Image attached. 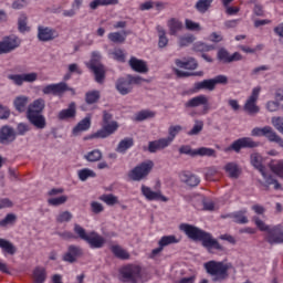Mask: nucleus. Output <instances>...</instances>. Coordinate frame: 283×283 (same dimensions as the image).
I'll use <instances>...</instances> for the list:
<instances>
[{
	"instance_id": "nucleus-26",
	"label": "nucleus",
	"mask_w": 283,
	"mask_h": 283,
	"mask_svg": "<svg viewBox=\"0 0 283 283\" xmlns=\"http://www.w3.org/2000/svg\"><path fill=\"white\" fill-rule=\"evenodd\" d=\"M261 175L263 176V179L265 180L264 182L261 181V185L263 187H266V189H269V187H271V185H274V189H276V190L282 189V185H280L277 179H275L271 175L266 174L265 170H262Z\"/></svg>"
},
{
	"instance_id": "nucleus-52",
	"label": "nucleus",
	"mask_w": 283,
	"mask_h": 283,
	"mask_svg": "<svg viewBox=\"0 0 283 283\" xmlns=\"http://www.w3.org/2000/svg\"><path fill=\"white\" fill-rule=\"evenodd\" d=\"M154 116H156V113L151 111H140L137 113L135 120L143 123V120H147V118H154Z\"/></svg>"
},
{
	"instance_id": "nucleus-63",
	"label": "nucleus",
	"mask_w": 283,
	"mask_h": 283,
	"mask_svg": "<svg viewBox=\"0 0 283 283\" xmlns=\"http://www.w3.org/2000/svg\"><path fill=\"white\" fill-rule=\"evenodd\" d=\"M73 216L70 211H63L56 217V222L63 223V222H70L72 220Z\"/></svg>"
},
{
	"instance_id": "nucleus-34",
	"label": "nucleus",
	"mask_w": 283,
	"mask_h": 283,
	"mask_svg": "<svg viewBox=\"0 0 283 283\" xmlns=\"http://www.w3.org/2000/svg\"><path fill=\"white\" fill-rule=\"evenodd\" d=\"M224 170L227 174H229L230 178H240V166H238L235 163H228L224 166Z\"/></svg>"
},
{
	"instance_id": "nucleus-43",
	"label": "nucleus",
	"mask_w": 283,
	"mask_h": 283,
	"mask_svg": "<svg viewBox=\"0 0 283 283\" xmlns=\"http://www.w3.org/2000/svg\"><path fill=\"white\" fill-rule=\"evenodd\" d=\"M13 105L20 114L25 112V107H28V97L27 96H19L14 99Z\"/></svg>"
},
{
	"instance_id": "nucleus-8",
	"label": "nucleus",
	"mask_w": 283,
	"mask_h": 283,
	"mask_svg": "<svg viewBox=\"0 0 283 283\" xmlns=\"http://www.w3.org/2000/svg\"><path fill=\"white\" fill-rule=\"evenodd\" d=\"M117 130L118 122H111L108 124H104L99 130L88 136V138H109V136H112V134L116 133Z\"/></svg>"
},
{
	"instance_id": "nucleus-35",
	"label": "nucleus",
	"mask_w": 283,
	"mask_h": 283,
	"mask_svg": "<svg viewBox=\"0 0 283 283\" xmlns=\"http://www.w3.org/2000/svg\"><path fill=\"white\" fill-rule=\"evenodd\" d=\"M250 163L254 169L258 171H264V165H262V156L258 153H254L250 156Z\"/></svg>"
},
{
	"instance_id": "nucleus-23",
	"label": "nucleus",
	"mask_w": 283,
	"mask_h": 283,
	"mask_svg": "<svg viewBox=\"0 0 283 283\" xmlns=\"http://www.w3.org/2000/svg\"><path fill=\"white\" fill-rule=\"evenodd\" d=\"M91 249H103L105 245V238L96 234L95 232L91 233L86 240Z\"/></svg>"
},
{
	"instance_id": "nucleus-4",
	"label": "nucleus",
	"mask_w": 283,
	"mask_h": 283,
	"mask_svg": "<svg viewBox=\"0 0 283 283\" xmlns=\"http://www.w3.org/2000/svg\"><path fill=\"white\" fill-rule=\"evenodd\" d=\"M119 280L123 283H139L143 281V268L127 264L119 270Z\"/></svg>"
},
{
	"instance_id": "nucleus-22",
	"label": "nucleus",
	"mask_w": 283,
	"mask_h": 283,
	"mask_svg": "<svg viewBox=\"0 0 283 283\" xmlns=\"http://www.w3.org/2000/svg\"><path fill=\"white\" fill-rule=\"evenodd\" d=\"M88 70L93 72L95 83H98L99 85H103V83H105V65L102 64L99 66H96L95 64H92L91 67H88Z\"/></svg>"
},
{
	"instance_id": "nucleus-19",
	"label": "nucleus",
	"mask_w": 283,
	"mask_h": 283,
	"mask_svg": "<svg viewBox=\"0 0 283 283\" xmlns=\"http://www.w3.org/2000/svg\"><path fill=\"white\" fill-rule=\"evenodd\" d=\"M142 193L146 197L147 200H161V202H167L169 200L167 197L163 196L160 191H153L151 188L143 185L142 186Z\"/></svg>"
},
{
	"instance_id": "nucleus-33",
	"label": "nucleus",
	"mask_w": 283,
	"mask_h": 283,
	"mask_svg": "<svg viewBox=\"0 0 283 283\" xmlns=\"http://www.w3.org/2000/svg\"><path fill=\"white\" fill-rule=\"evenodd\" d=\"M168 28H169V34L171 36H176V34H178V32L182 30V23L178 19L172 18L168 21Z\"/></svg>"
},
{
	"instance_id": "nucleus-54",
	"label": "nucleus",
	"mask_w": 283,
	"mask_h": 283,
	"mask_svg": "<svg viewBox=\"0 0 283 283\" xmlns=\"http://www.w3.org/2000/svg\"><path fill=\"white\" fill-rule=\"evenodd\" d=\"M213 50V45H209L205 42H197L193 44L195 52H211Z\"/></svg>"
},
{
	"instance_id": "nucleus-44",
	"label": "nucleus",
	"mask_w": 283,
	"mask_h": 283,
	"mask_svg": "<svg viewBox=\"0 0 283 283\" xmlns=\"http://www.w3.org/2000/svg\"><path fill=\"white\" fill-rule=\"evenodd\" d=\"M18 30L22 34L24 32H30V27H28V15L25 13L20 14L18 18Z\"/></svg>"
},
{
	"instance_id": "nucleus-9",
	"label": "nucleus",
	"mask_w": 283,
	"mask_h": 283,
	"mask_svg": "<svg viewBox=\"0 0 283 283\" xmlns=\"http://www.w3.org/2000/svg\"><path fill=\"white\" fill-rule=\"evenodd\" d=\"M17 140V130L10 125L0 128V145H12Z\"/></svg>"
},
{
	"instance_id": "nucleus-27",
	"label": "nucleus",
	"mask_w": 283,
	"mask_h": 283,
	"mask_svg": "<svg viewBox=\"0 0 283 283\" xmlns=\"http://www.w3.org/2000/svg\"><path fill=\"white\" fill-rule=\"evenodd\" d=\"M166 147H169L168 142L165 138H160L158 140L149 142L148 151L150 154H156L158 149H165Z\"/></svg>"
},
{
	"instance_id": "nucleus-50",
	"label": "nucleus",
	"mask_w": 283,
	"mask_h": 283,
	"mask_svg": "<svg viewBox=\"0 0 283 283\" xmlns=\"http://www.w3.org/2000/svg\"><path fill=\"white\" fill-rule=\"evenodd\" d=\"M202 129H205V122L197 119L192 129L188 132V136H198Z\"/></svg>"
},
{
	"instance_id": "nucleus-20",
	"label": "nucleus",
	"mask_w": 283,
	"mask_h": 283,
	"mask_svg": "<svg viewBox=\"0 0 283 283\" xmlns=\"http://www.w3.org/2000/svg\"><path fill=\"white\" fill-rule=\"evenodd\" d=\"M57 118L59 120H70V118H76V103L71 102L67 108L60 111Z\"/></svg>"
},
{
	"instance_id": "nucleus-56",
	"label": "nucleus",
	"mask_w": 283,
	"mask_h": 283,
	"mask_svg": "<svg viewBox=\"0 0 283 283\" xmlns=\"http://www.w3.org/2000/svg\"><path fill=\"white\" fill-rule=\"evenodd\" d=\"M186 30H189L190 32H200L202 30V27H200V23L193 22L192 20L186 19L185 20Z\"/></svg>"
},
{
	"instance_id": "nucleus-51",
	"label": "nucleus",
	"mask_w": 283,
	"mask_h": 283,
	"mask_svg": "<svg viewBox=\"0 0 283 283\" xmlns=\"http://www.w3.org/2000/svg\"><path fill=\"white\" fill-rule=\"evenodd\" d=\"M269 167L271 171H273V174H275L280 178H283V160L277 163H271Z\"/></svg>"
},
{
	"instance_id": "nucleus-32",
	"label": "nucleus",
	"mask_w": 283,
	"mask_h": 283,
	"mask_svg": "<svg viewBox=\"0 0 283 283\" xmlns=\"http://www.w3.org/2000/svg\"><path fill=\"white\" fill-rule=\"evenodd\" d=\"M0 249H2L4 253H8V255H14V253H17V247L7 239L0 238Z\"/></svg>"
},
{
	"instance_id": "nucleus-24",
	"label": "nucleus",
	"mask_w": 283,
	"mask_h": 283,
	"mask_svg": "<svg viewBox=\"0 0 283 283\" xmlns=\"http://www.w3.org/2000/svg\"><path fill=\"white\" fill-rule=\"evenodd\" d=\"M91 127H92V118L91 117H84L73 128V136H78V134H81V132H87V129H90Z\"/></svg>"
},
{
	"instance_id": "nucleus-1",
	"label": "nucleus",
	"mask_w": 283,
	"mask_h": 283,
	"mask_svg": "<svg viewBox=\"0 0 283 283\" xmlns=\"http://www.w3.org/2000/svg\"><path fill=\"white\" fill-rule=\"evenodd\" d=\"M180 231H184L186 235L193 242H201L202 247L207 249L208 253L216 251H224V247L218 242L211 233L189 223H181L179 226Z\"/></svg>"
},
{
	"instance_id": "nucleus-30",
	"label": "nucleus",
	"mask_w": 283,
	"mask_h": 283,
	"mask_svg": "<svg viewBox=\"0 0 283 283\" xmlns=\"http://www.w3.org/2000/svg\"><path fill=\"white\" fill-rule=\"evenodd\" d=\"M130 147H134V138L126 137L119 142L116 151L118 154H125V151H127V149H130Z\"/></svg>"
},
{
	"instance_id": "nucleus-2",
	"label": "nucleus",
	"mask_w": 283,
	"mask_h": 283,
	"mask_svg": "<svg viewBox=\"0 0 283 283\" xmlns=\"http://www.w3.org/2000/svg\"><path fill=\"white\" fill-rule=\"evenodd\" d=\"M203 269L211 277V282L222 283L229 280V271L233 269L232 263H226L224 261L211 260L203 263Z\"/></svg>"
},
{
	"instance_id": "nucleus-28",
	"label": "nucleus",
	"mask_w": 283,
	"mask_h": 283,
	"mask_svg": "<svg viewBox=\"0 0 283 283\" xmlns=\"http://www.w3.org/2000/svg\"><path fill=\"white\" fill-rule=\"evenodd\" d=\"M129 34H132V31L127 30V31H122L120 32H112L108 34V39L112 41V43H125V40L127 39V36H129Z\"/></svg>"
},
{
	"instance_id": "nucleus-25",
	"label": "nucleus",
	"mask_w": 283,
	"mask_h": 283,
	"mask_svg": "<svg viewBox=\"0 0 283 283\" xmlns=\"http://www.w3.org/2000/svg\"><path fill=\"white\" fill-rule=\"evenodd\" d=\"M180 178L181 182H185L188 187H198L200 185V178L191 172H184Z\"/></svg>"
},
{
	"instance_id": "nucleus-21",
	"label": "nucleus",
	"mask_w": 283,
	"mask_h": 283,
	"mask_svg": "<svg viewBox=\"0 0 283 283\" xmlns=\"http://www.w3.org/2000/svg\"><path fill=\"white\" fill-rule=\"evenodd\" d=\"M202 90H207L208 92H213V90H216L213 78L203 80L201 82H196L193 84V88H192L193 94H198V92Z\"/></svg>"
},
{
	"instance_id": "nucleus-17",
	"label": "nucleus",
	"mask_w": 283,
	"mask_h": 283,
	"mask_svg": "<svg viewBox=\"0 0 283 283\" xmlns=\"http://www.w3.org/2000/svg\"><path fill=\"white\" fill-rule=\"evenodd\" d=\"M65 90H67V83L60 82L57 84H49L42 88V93L45 95L52 94L53 96H61V94H65Z\"/></svg>"
},
{
	"instance_id": "nucleus-38",
	"label": "nucleus",
	"mask_w": 283,
	"mask_h": 283,
	"mask_svg": "<svg viewBox=\"0 0 283 283\" xmlns=\"http://www.w3.org/2000/svg\"><path fill=\"white\" fill-rule=\"evenodd\" d=\"M180 132H182V126L180 125L170 126L168 128L169 136L164 139L166 140V143H168V145H171V143H174V138H176V136H178Z\"/></svg>"
},
{
	"instance_id": "nucleus-31",
	"label": "nucleus",
	"mask_w": 283,
	"mask_h": 283,
	"mask_svg": "<svg viewBox=\"0 0 283 283\" xmlns=\"http://www.w3.org/2000/svg\"><path fill=\"white\" fill-rule=\"evenodd\" d=\"M43 109H45V99L38 98L29 105L27 112H36L38 114H43Z\"/></svg>"
},
{
	"instance_id": "nucleus-55",
	"label": "nucleus",
	"mask_w": 283,
	"mask_h": 283,
	"mask_svg": "<svg viewBox=\"0 0 283 283\" xmlns=\"http://www.w3.org/2000/svg\"><path fill=\"white\" fill-rule=\"evenodd\" d=\"M67 202V196H61L57 198H51L48 200V203L51 207H61V205H65Z\"/></svg>"
},
{
	"instance_id": "nucleus-61",
	"label": "nucleus",
	"mask_w": 283,
	"mask_h": 283,
	"mask_svg": "<svg viewBox=\"0 0 283 283\" xmlns=\"http://www.w3.org/2000/svg\"><path fill=\"white\" fill-rule=\"evenodd\" d=\"M193 41H196V36H193V35L181 36V38H179V46L187 48V45H191V43H193Z\"/></svg>"
},
{
	"instance_id": "nucleus-16",
	"label": "nucleus",
	"mask_w": 283,
	"mask_h": 283,
	"mask_svg": "<svg viewBox=\"0 0 283 283\" xmlns=\"http://www.w3.org/2000/svg\"><path fill=\"white\" fill-rule=\"evenodd\" d=\"M59 36L56 30L50 27H38V39L43 43H48V41H54Z\"/></svg>"
},
{
	"instance_id": "nucleus-18",
	"label": "nucleus",
	"mask_w": 283,
	"mask_h": 283,
	"mask_svg": "<svg viewBox=\"0 0 283 283\" xmlns=\"http://www.w3.org/2000/svg\"><path fill=\"white\" fill-rule=\"evenodd\" d=\"M128 65L134 72H138L139 74H147L149 69L147 67V62L143 60H138V57L132 56L128 61Z\"/></svg>"
},
{
	"instance_id": "nucleus-60",
	"label": "nucleus",
	"mask_w": 283,
	"mask_h": 283,
	"mask_svg": "<svg viewBox=\"0 0 283 283\" xmlns=\"http://www.w3.org/2000/svg\"><path fill=\"white\" fill-rule=\"evenodd\" d=\"M23 83H34L39 80V73L31 72V73H23L22 74Z\"/></svg>"
},
{
	"instance_id": "nucleus-14",
	"label": "nucleus",
	"mask_w": 283,
	"mask_h": 283,
	"mask_svg": "<svg viewBox=\"0 0 283 283\" xmlns=\"http://www.w3.org/2000/svg\"><path fill=\"white\" fill-rule=\"evenodd\" d=\"M203 107V114L209 112V98L206 95H198L196 97L190 98L188 102L185 103V107L193 108V107Z\"/></svg>"
},
{
	"instance_id": "nucleus-45",
	"label": "nucleus",
	"mask_w": 283,
	"mask_h": 283,
	"mask_svg": "<svg viewBox=\"0 0 283 283\" xmlns=\"http://www.w3.org/2000/svg\"><path fill=\"white\" fill-rule=\"evenodd\" d=\"M77 176L82 182H85L88 178H96V172L90 168H83L77 171Z\"/></svg>"
},
{
	"instance_id": "nucleus-64",
	"label": "nucleus",
	"mask_w": 283,
	"mask_h": 283,
	"mask_svg": "<svg viewBox=\"0 0 283 283\" xmlns=\"http://www.w3.org/2000/svg\"><path fill=\"white\" fill-rule=\"evenodd\" d=\"M9 81H12L14 85L21 87L23 85V74H10L8 75Z\"/></svg>"
},
{
	"instance_id": "nucleus-40",
	"label": "nucleus",
	"mask_w": 283,
	"mask_h": 283,
	"mask_svg": "<svg viewBox=\"0 0 283 283\" xmlns=\"http://www.w3.org/2000/svg\"><path fill=\"white\" fill-rule=\"evenodd\" d=\"M213 3V0H198L195 4V8L197 11L200 12V14H205L209 11V8H211V4Z\"/></svg>"
},
{
	"instance_id": "nucleus-10",
	"label": "nucleus",
	"mask_w": 283,
	"mask_h": 283,
	"mask_svg": "<svg viewBox=\"0 0 283 283\" xmlns=\"http://www.w3.org/2000/svg\"><path fill=\"white\" fill-rule=\"evenodd\" d=\"M27 118L33 127L36 129H45L48 127V122L45 120V116L43 114L33 112V111H27Z\"/></svg>"
},
{
	"instance_id": "nucleus-3",
	"label": "nucleus",
	"mask_w": 283,
	"mask_h": 283,
	"mask_svg": "<svg viewBox=\"0 0 283 283\" xmlns=\"http://www.w3.org/2000/svg\"><path fill=\"white\" fill-rule=\"evenodd\" d=\"M252 222H254L260 231L268 233L265 240L269 244H283L282 224L269 226L260 217H253Z\"/></svg>"
},
{
	"instance_id": "nucleus-6",
	"label": "nucleus",
	"mask_w": 283,
	"mask_h": 283,
	"mask_svg": "<svg viewBox=\"0 0 283 283\" xmlns=\"http://www.w3.org/2000/svg\"><path fill=\"white\" fill-rule=\"evenodd\" d=\"M255 147H260V142H254L251 137H242L234 140L226 151H235V154H240L241 149H255Z\"/></svg>"
},
{
	"instance_id": "nucleus-15",
	"label": "nucleus",
	"mask_w": 283,
	"mask_h": 283,
	"mask_svg": "<svg viewBox=\"0 0 283 283\" xmlns=\"http://www.w3.org/2000/svg\"><path fill=\"white\" fill-rule=\"evenodd\" d=\"M83 255V249L78 245H69L66 253L63 255L62 260L69 262V264H74Z\"/></svg>"
},
{
	"instance_id": "nucleus-13",
	"label": "nucleus",
	"mask_w": 283,
	"mask_h": 283,
	"mask_svg": "<svg viewBox=\"0 0 283 283\" xmlns=\"http://www.w3.org/2000/svg\"><path fill=\"white\" fill-rule=\"evenodd\" d=\"M115 90L122 95L127 96V94H132L134 91V85H132V81L129 80V75L126 77L117 78L115 83Z\"/></svg>"
},
{
	"instance_id": "nucleus-7",
	"label": "nucleus",
	"mask_w": 283,
	"mask_h": 283,
	"mask_svg": "<svg viewBox=\"0 0 283 283\" xmlns=\"http://www.w3.org/2000/svg\"><path fill=\"white\" fill-rule=\"evenodd\" d=\"M17 48H21V39L14 34L7 35L0 41V55L10 54V52H14Z\"/></svg>"
},
{
	"instance_id": "nucleus-11",
	"label": "nucleus",
	"mask_w": 283,
	"mask_h": 283,
	"mask_svg": "<svg viewBox=\"0 0 283 283\" xmlns=\"http://www.w3.org/2000/svg\"><path fill=\"white\" fill-rule=\"evenodd\" d=\"M217 59L223 64L235 63V61H242V54L240 52L231 54L227 49L221 48L217 53Z\"/></svg>"
},
{
	"instance_id": "nucleus-53",
	"label": "nucleus",
	"mask_w": 283,
	"mask_h": 283,
	"mask_svg": "<svg viewBox=\"0 0 283 283\" xmlns=\"http://www.w3.org/2000/svg\"><path fill=\"white\" fill-rule=\"evenodd\" d=\"M101 200L108 205V207H114V205H118V197L109 193V195H103L101 197Z\"/></svg>"
},
{
	"instance_id": "nucleus-39",
	"label": "nucleus",
	"mask_w": 283,
	"mask_h": 283,
	"mask_svg": "<svg viewBox=\"0 0 283 283\" xmlns=\"http://www.w3.org/2000/svg\"><path fill=\"white\" fill-rule=\"evenodd\" d=\"M48 277L44 268H35L33 271V283H44Z\"/></svg>"
},
{
	"instance_id": "nucleus-48",
	"label": "nucleus",
	"mask_w": 283,
	"mask_h": 283,
	"mask_svg": "<svg viewBox=\"0 0 283 283\" xmlns=\"http://www.w3.org/2000/svg\"><path fill=\"white\" fill-rule=\"evenodd\" d=\"M92 65H95V67L103 65V63H101V53L98 51H93L91 60L86 63V67L88 69L92 67Z\"/></svg>"
},
{
	"instance_id": "nucleus-42",
	"label": "nucleus",
	"mask_w": 283,
	"mask_h": 283,
	"mask_svg": "<svg viewBox=\"0 0 283 283\" xmlns=\"http://www.w3.org/2000/svg\"><path fill=\"white\" fill-rule=\"evenodd\" d=\"M263 136L270 143H275L280 138V135L271 126H264Z\"/></svg>"
},
{
	"instance_id": "nucleus-29",
	"label": "nucleus",
	"mask_w": 283,
	"mask_h": 283,
	"mask_svg": "<svg viewBox=\"0 0 283 283\" xmlns=\"http://www.w3.org/2000/svg\"><path fill=\"white\" fill-rule=\"evenodd\" d=\"M230 218H232L233 222L237 224H248L249 218H247V210H239L237 212H233L230 214Z\"/></svg>"
},
{
	"instance_id": "nucleus-58",
	"label": "nucleus",
	"mask_w": 283,
	"mask_h": 283,
	"mask_svg": "<svg viewBox=\"0 0 283 283\" xmlns=\"http://www.w3.org/2000/svg\"><path fill=\"white\" fill-rule=\"evenodd\" d=\"M74 233H76V235H78L81 240H84V242H86L87 238L90 237L87 235L85 229L81 227L78 223L74 224Z\"/></svg>"
},
{
	"instance_id": "nucleus-12",
	"label": "nucleus",
	"mask_w": 283,
	"mask_h": 283,
	"mask_svg": "<svg viewBox=\"0 0 283 283\" xmlns=\"http://www.w3.org/2000/svg\"><path fill=\"white\" fill-rule=\"evenodd\" d=\"M259 96H260V87L253 88L250 97L244 104V109L248 114H258V112H260V107L255 104L258 103Z\"/></svg>"
},
{
	"instance_id": "nucleus-62",
	"label": "nucleus",
	"mask_w": 283,
	"mask_h": 283,
	"mask_svg": "<svg viewBox=\"0 0 283 283\" xmlns=\"http://www.w3.org/2000/svg\"><path fill=\"white\" fill-rule=\"evenodd\" d=\"M179 154H185L186 156L195 158V156H197V149H191V146L184 145L179 148Z\"/></svg>"
},
{
	"instance_id": "nucleus-59",
	"label": "nucleus",
	"mask_w": 283,
	"mask_h": 283,
	"mask_svg": "<svg viewBox=\"0 0 283 283\" xmlns=\"http://www.w3.org/2000/svg\"><path fill=\"white\" fill-rule=\"evenodd\" d=\"M272 125L279 132V134H282L283 136V117H272Z\"/></svg>"
},
{
	"instance_id": "nucleus-41",
	"label": "nucleus",
	"mask_w": 283,
	"mask_h": 283,
	"mask_svg": "<svg viewBox=\"0 0 283 283\" xmlns=\"http://www.w3.org/2000/svg\"><path fill=\"white\" fill-rule=\"evenodd\" d=\"M85 160L88 163H98V160L103 159V151L99 149H94L84 155Z\"/></svg>"
},
{
	"instance_id": "nucleus-57",
	"label": "nucleus",
	"mask_w": 283,
	"mask_h": 283,
	"mask_svg": "<svg viewBox=\"0 0 283 283\" xmlns=\"http://www.w3.org/2000/svg\"><path fill=\"white\" fill-rule=\"evenodd\" d=\"M197 156H208L209 158H216V149L207 147L198 148Z\"/></svg>"
},
{
	"instance_id": "nucleus-46",
	"label": "nucleus",
	"mask_w": 283,
	"mask_h": 283,
	"mask_svg": "<svg viewBox=\"0 0 283 283\" xmlns=\"http://www.w3.org/2000/svg\"><path fill=\"white\" fill-rule=\"evenodd\" d=\"M99 99H101V92L98 91H92L85 94V101L87 105H94V103H98Z\"/></svg>"
},
{
	"instance_id": "nucleus-5",
	"label": "nucleus",
	"mask_w": 283,
	"mask_h": 283,
	"mask_svg": "<svg viewBox=\"0 0 283 283\" xmlns=\"http://www.w3.org/2000/svg\"><path fill=\"white\" fill-rule=\"evenodd\" d=\"M151 169H154V161H143L128 172V178L134 182H140V180H145L151 174Z\"/></svg>"
},
{
	"instance_id": "nucleus-36",
	"label": "nucleus",
	"mask_w": 283,
	"mask_h": 283,
	"mask_svg": "<svg viewBox=\"0 0 283 283\" xmlns=\"http://www.w3.org/2000/svg\"><path fill=\"white\" fill-rule=\"evenodd\" d=\"M156 30H157L158 36H159L158 48H167V45L169 44V39L167 38V32L160 25H157Z\"/></svg>"
},
{
	"instance_id": "nucleus-37",
	"label": "nucleus",
	"mask_w": 283,
	"mask_h": 283,
	"mask_svg": "<svg viewBox=\"0 0 283 283\" xmlns=\"http://www.w3.org/2000/svg\"><path fill=\"white\" fill-rule=\"evenodd\" d=\"M111 251L118 260H129V253L120 248V245H112Z\"/></svg>"
},
{
	"instance_id": "nucleus-47",
	"label": "nucleus",
	"mask_w": 283,
	"mask_h": 283,
	"mask_svg": "<svg viewBox=\"0 0 283 283\" xmlns=\"http://www.w3.org/2000/svg\"><path fill=\"white\" fill-rule=\"evenodd\" d=\"M178 240L176 239V235H164L158 244L159 247H163L165 249V247H169V244H178Z\"/></svg>"
},
{
	"instance_id": "nucleus-49",
	"label": "nucleus",
	"mask_w": 283,
	"mask_h": 283,
	"mask_svg": "<svg viewBox=\"0 0 283 283\" xmlns=\"http://www.w3.org/2000/svg\"><path fill=\"white\" fill-rule=\"evenodd\" d=\"M17 223V214L8 213L2 220H0V227H9Z\"/></svg>"
}]
</instances>
